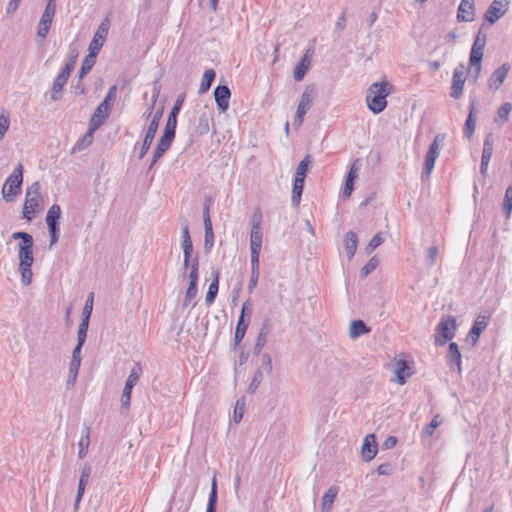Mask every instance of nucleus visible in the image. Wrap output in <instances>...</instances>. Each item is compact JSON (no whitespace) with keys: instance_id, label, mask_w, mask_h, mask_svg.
Masks as SVG:
<instances>
[{"instance_id":"nucleus-1","label":"nucleus","mask_w":512,"mask_h":512,"mask_svg":"<svg viewBox=\"0 0 512 512\" xmlns=\"http://www.w3.org/2000/svg\"><path fill=\"white\" fill-rule=\"evenodd\" d=\"M393 86L388 81L375 82L368 88L366 95L367 107L373 114H379L387 107V97L392 93Z\"/></svg>"},{"instance_id":"nucleus-2","label":"nucleus","mask_w":512,"mask_h":512,"mask_svg":"<svg viewBox=\"0 0 512 512\" xmlns=\"http://www.w3.org/2000/svg\"><path fill=\"white\" fill-rule=\"evenodd\" d=\"M41 186L38 181L33 182L26 190L25 202L23 205L22 217L28 222L32 221L39 212L42 201Z\"/></svg>"},{"instance_id":"nucleus-3","label":"nucleus","mask_w":512,"mask_h":512,"mask_svg":"<svg viewBox=\"0 0 512 512\" xmlns=\"http://www.w3.org/2000/svg\"><path fill=\"white\" fill-rule=\"evenodd\" d=\"M23 164L19 163L2 187V196L6 202H13L21 193L23 184Z\"/></svg>"},{"instance_id":"nucleus-4","label":"nucleus","mask_w":512,"mask_h":512,"mask_svg":"<svg viewBox=\"0 0 512 512\" xmlns=\"http://www.w3.org/2000/svg\"><path fill=\"white\" fill-rule=\"evenodd\" d=\"M457 329L456 317L453 315L442 316L439 323L437 324L435 331L434 344L437 347L444 346L448 341L455 337Z\"/></svg>"},{"instance_id":"nucleus-5","label":"nucleus","mask_w":512,"mask_h":512,"mask_svg":"<svg viewBox=\"0 0 512 512\" xmlns=\"http://www.w3.org/2000/svg\"><path fill=\"white\" fill-rule=\"evenodd\" d=\"M13 239H20L19 243V260L20 266L33 265V237L27 232H15L12 234Z\"/></svg>"},{"instance_id":"nucleus-6","label":"nucleus","mask_w":512,"mask_h":512,"mask_svg":"<svg viewBox=\"0 0 512 512\" xmlns=\"http://www.w3.org/2000/svg\"><path fill=\"white\" fill-rule=\"evenodd\" d=\"M316 96L315 87L313 85H308L305 87L303 93L301 94L300 101L297 106L296 114L294 116L293 125L296 128L302 126L304 122V117L306 113L312 107L313 100Z\"/></svg>"},{"instance_id":"nucleus-7","label":"nucleus","mask_w":512,"mask_h":512,"mask_svg":"<svg viewBox=\"0 0 512 512\" xmlns=\"http://www.w3.org/2000/svg\"><path fill=\"white\" fill-rule=\"evenodd\" d=\"M444 140H445V134L439 133L434 137L432 143L430 144L429 149L426 154V157H425L424 169L421 174L422 180L430 177L431 172L435 165V161L440 154V146L444 142Z\"/></svg>"},{"instance_id":"nucleus-8","label":"nucleus","mask_w":512,"mask_h":512,"mask_svg":"<svg viewBox=\"0 0 512 512\" xmlns=\"http://www.w3.org/2000/svg\"><path fill=\"white\" fill-rule=\"evenodd\" d=\"M110 28V19L109 16H106L103 21L98 26L90 44H89V53L94 52L97 56L100 52L101 48L104 45V42L107 38L108 32Z\"/></svg>"},{"instance_id":"nucleus-9","label":"nucleus","mask_w":512,"mask_h":512,"mask_svg":"<svg viewBox=\"0 0 512 512\" xmlns=\"http://www.w3.org/2000/svg\"><path fill=\"white\" fill-rule=\"evenodd\" d=\"M486 39H487L486 33H484L480 29L474 39V42H473V45L471 48L470 57H469L470 65H477L480 67V62H482V59H483V53H484V48L486 45Z\"/></svg>"},{"instance_id":"nucleus-10","label":"nucleus","mask_w":512,"mask_h":512,"mask_svg":"<svg viewBox=\"0 0 512 512\" xmlns=\"http://www.w3.org/2000/svg\"><path fill=\"white\" fill-rule=\"evenodd\" d=\"M465 66L459 64L453 71L452 84L450 96L454 99H459L463 94V88L465 84Z\"/></svg>"},{"instance_id":"nucleus-11","label":"nucleus","mask_w":512,"mask_h":512,"mask_svg":"<svg viewBox=\"0 0 512 512\" xmlns=\"http://www.w3.org/2000/svg\"><path fill=\"white\" fill-rule=\"evenodd\" d=\"M461 362L462 356L458 344L450 342L446 354V365L451 371H456L458 374H461Z\"/></svg>"},{"instance_id":"nucleus-12","label":"nucleus","mask_w":512,"mask_h":512,"mask_svg":"<svg viewBox=\"0 0 512 512\" xmlns=\"http://www.w3.org/2000/svg\"><path fill=\"white\" fill-rule=\"evenodd\" d=\"M510 69L511 66L507 62L503 63L500 67H498L488 79V88L492 91L499 90L502 84L504 83Z\"/></svg>"},{"instance_id":"nucleus-13","label":"nucleus","mask_w":512,"mask_h":512,"mask_svg":"<svg viewBox=\"0 0 512 512\" xmlns=\"http://www.w3.org/2000/svg\"><path fill=\"white\" fill-rule=\"evenodd\" d=\"M489 316L478 315L467 335V339L474 346L478 343L480 335L487 328L489 323Z\"/></svg>"},{"instance_id":"nucleus-14","label":"nucleus","mask_w":512,"mask_h":512,"mask_svg":"<svg viewBox=\"0 0 512 512\" xmlns=\"http://www.w3.org/2000/svg\"><path fill=\"white\" fill-rule=\"evenodd\" d=\"M214 98L220 112H226L229 108L231 90L227 85H218L214 89Z\"/></svg>"},{"instance_id":"nucleus-15","label":"nucleus","mask_w":512,"mask_h":512,"mask_svg":"<svg viewBox=\"0 0 512 512\" xmlns=\"http://www.w3.org/2000/svg\"><path fill=\"white\" fill-rule=\"evenodd\" d=\"M56 7L46 5L45 10L41 16L40 23L38 26L37 35L41 38H45L49 32Z\"/></svg>"},{"instance_id":"nucleus-16","label":"nucleus","mask_w":512,"mask_h":512,"mask_svg":"<svg viewBox=\"0 0 512 512\" xmlns=\"http://www.w3.org/2000/svg\"><path fill=\"white\" fill-rule=\"evenodd\" d=\"M476 113H477V100L470 101L469 113L463 127V134L468 139H471L476 127Z\"/></svg>"},{"instance_id":"nucleus-17","label":"nucleus","mask_w":512,"mask_h":512,"mask_svg":"<svg viewBox=\"0 0 512 512\" xmlns=\"http://www.w3.org/2000/svg\"><path fill=\"white\" fill-rule=\"evenodd\" d=\"M475 17L474 0H461L457 11L459 22H472Z\"/></svg>"},{"instance_id":"nucleus-18","label":"nucleus","mask_w":512,"mask_h":512,"mask_svg":"<svg viewBox=\"0 0 512 512\" xmlns=\"http://www.w3.org/2000/svg\"><path fill=\"white\" fill-rule=\"evenodd\" d=\"M377 442L374 434H368L365 436L361 454L362 459L365 462L371 461L377 454Z\"/></svg>"},{"instance_id":"nucleus-19","label":"nucleus","mask_w":512,"mask_h":512,"mask_svg":"<svg viewBox=\"0 0 512 512\" xmlns=\"http://www.w3.org/2000/svg\"><path fill=\"white\" fill-rule=\"evenodd\" d=\"M173 140V138L162 134L161 138L159 139L156 145V148L153 151L152 160L148 167V170H151L153 166L158 162V160L164 155V153L170 148Z\"/></svg>"},{"instance_id":"nucleus-20","label":"nucleus","mask_w":512,"mask_h":512,"mask_svg":"<svg viewBox=\"0 0 512 512\" xmlns=\"http://www.w3.org/2000/svg\"><path fill=\"white\" fill-rule=\"evenodd\" d=\"M313 52L312 49H308L306 53L302 56L300 61L297 63V65L294 68L293 71V77L296 81H301L307 72L310 69L311 66V58L310 54Z\"/></svg>"},{"instance_id":"nucleus-21","label":"nucleus","mask_w":512,"mask_h":512,"mask_svg":"<svg viewBox=\"0 0 512 512\" xmlns=\"http://www.w3.org/2000/svg\"><path fill=\"white\" fill-rule=\"evenodd\" d=\"M71 73L61 70L59 74L55 77L52 85V91H51V100L57 101L60 99V95L64 89V86L66 85L68 78Z\"/></svg>"},{"instance_id":"nucleus-22","label":"nucleus","mask_w":512,"mask_h":512,"mask_svg":"<svg viewBox=\"0 0 512 512\" xmlns=\"http://www.w3.org/2000/svg\"><path fill=\"white\" fill-rule=\"evenodd\" d=\"M502 7V0H493V2L490 4V6L488 7L484 14V19L488 21L490 24H494L506 12V9H502Z\"/></svg>"},{"instance_id":"nucleus-23","label":"nucleus","mask_w":512,"mask_h":512,"mask_svg":"<svg viewBox=\"0 0 512 512\" xmlns=\"http://www.w3.org/2000/svg\"><path fill=\"white\" fill-rule=\"evenodd\" d=\"M110 108H104L102 103H100L92 114L89 124L92 125L94 129H98L105 122V120L110 115Z\"/></svg>"},{"instance_id":"nucleus-24","label":"nucleus","mask_w":512,"mask_h":512,"mask_svg":"<svg viewBox=\"0 0 512 512\" xmlns=\"http://www.w3.org/2000/svg\"><path fill=\"white\" fill-rule=\"evenodd\" d=\"M262 223V213L258 208L252 216L251 220V231H250V240L262 241L263 234L261 229Z\"/></svg>"},{"instance_id":"nucleus-25","label":"nucleus","mask_w":512,"mask_h":512,"mask_svg":"<svg viewBox=\"0 0 512 512\" xmlns=\"http://www.w3.org/2000/svg\"><path fill=\"white\" fill-rule=\"evenodd\" d=\"M219 279H220V272L219 270L212 271V282L209 285L208 291L206 293L205 297V303L207 306H210L214 303L218 291H219Z\"/></svg>"},{"instance_id":"nucleus-26","label":"nucleus","mask_w":512,"mask_h":512,"mask_svg":"<svg viewBox=\"0 0 512 512\" xmlns=\"http://www.w3.org/2000/svg\"><path fill=\"white\" fill-rule=\"evenodd\" d=\"M158 130V127L154 126V123H149L148 128L145 133V137L143 140V143L141 145L138 158L143 159L146 153L148 152L154 137L156 135V132Z\"/></svg>"},{"instance_id":"nucleus-27","label":"nucleus","mask_w":512,"mask_h":512,"mask_svg":"<svg viewBox=\"0 0 512 512\" xmlns=\"http://www.w3.org/2000/svg\"><path fill=\"white\" fill-rule=\"evenodd\" d=\"M250 324V316H248L247 319H243V315H240L237 321L236 329H235V335H234V349L239 346L241 341L246 335L247 329Z\"/></svg>"},{"instance_id":"nucleus-28","label":"nucleus","mask_w":512,"mask_h":512,"mask_svg":"<svg viewBox=\"0 0 512 512\" xmlns=\"http://www.w3.org/2000/svg\"><path fill=\"white\" fill-rule=\"evenodd\" d=\"M412 367L409 366L406 360L400 359L396 363V376L397 383L400 385L405 384L406 379L413 375Z\"/></svg>"},{"instance_id":"nucleus-29","label":"nucleus","mask_w":512,"mask_h":512,"mask_svg":"<svg viewBox=\"0 0 512 512\" xmlns=\"http://www.w3.org/2000/svg\"><path fill=\"white\" fill-rule=\"evenodd\" d=\"M304 177H299L294 175L293 179V187H292V197L291 203L294 207H297L300 204L301 196L304 189Z\"/></svg>"},{"instance_id":"nucleus-30","label":"nucleus","mask_w":512,"mask_h":512,"mask_svg":"<svg viewBox=\"0 0 512 512\" xmlns=\"http://www.w3.org/2000/svg\"><path fill=\"white\" fill-rule=\"evenodd\" d=\"M339 492V487L337 486H331L329 489L325 492V494L322 497V503H321V510L322 512H330L332 508V504L334 500L336 499Z\"/></svg>"},{"instance_id":"nucleus-31","label":"nucleus","mask_w":512,"mask_h":512,"mask_svg":"<svg viewBox=\"0 0 512 512\" xmlns=\"http://www.w3.org/2000/svg\"><path fill=\"white\" fill-rule=\"evenodd\" d=\"M262 241L250 240L251 271L259 272V258Z\"/></svg>"},{"instance_id":"nucleus-32","label":"nucleus","mask_w":512,"mask_h":512,"mask_svg":"<svg viewBox=\"0 0 512 512\" xmlns=\"http://www.w3.org/2000/svg\"><path fill=\"white\" fill-rule=\"evenodd\" d=\"M371 331V328L366 325L362 320H353L350 324L349 336L352 339H356L361 335L367 334Z\"/></svg>"},{"instance_id":"nucleus-33","label":"nucleus","mask_w":512,"mask_h":512,"mask_svg":"<svg viewBox=\"0 0 512 512\" xmlns=\"http://www.w3.org/2000/svg\"><path fill=\"white\" fill-rule=\"evenodd\" d=\"M269 333V323L268 320L265 321L262 328L260 329V332L257 336L254 348H253V354L259 355L265 346L267 342V335Z\"/></svg>"},{"instance_id":"nucleus-34","label":"nucleus","mask_w":512,"mask_h":512,"mask_svg":"<svg viewBox=\"0 0 512 512\" xmlns=\"http://www.w3.org/2000/svg\"><path fill=\"white\" fill-rule=\"evenodd\" d=\"M358 245V236L353 231H348L345 235V250L346 255L349 259H351L357 250Z\"/></svg>"},{"instance_id":"nucleus-35","label":"nucleus","mask_w":512,"mask_h":512,"mask_svg":"<svg viewBox=\"0 0 512 512\" xmlns=\"http://www.w3.org/2000/svg\"><path fill=\"white\" fill-rule=\"evenodd\" d=\"M90 431L91 430H90L89 426H85L84 429L82 430V435H81V438L78 443V445H79L78 457L80 459L85 458L87 455L89 444H90Z\"/></svg>"},{"instance_id":"nucleus-36","label":"nucleus","mask_w":512,"mask_h":512,"mask_svg":"<svg viewBox=\"0 0 512 512\" xmlns=\"http://www.w3.org/2000/svg\"><path fill=\"white\" fill-rule=\"evenodd\" d=\"M215 78H216V72L214 69L210 68V69L205 70L202 81L200 83L198 93L201 95V94L208 92L209 89L211 88L212 83L214 82Z\"/></svg>"},{"instance_id":"nucleus-37","label":"nucleus","mask_w":512,"mask_h":512,"mask_svg":"<svg viewBox=\"0 0 512 512\" xmlns=\"http://www.w3.org/2000/svg\"><path fill=\"white\" fill-rule=\"evenodd\" d=\"M96 57L97 56L95 55L94 52L88 53L84 57L82 64H81V68L79 70V75H78V78L80 80H82L91 71V69L95 65Z\"/></svg>"},{"instance_id":"nucleus-38","label":"nucleus","mask_w":512,"mask_h":512,"mask_svg":"<svg viewBox=\"0 0 512 512\" xmlns=\"http://www.w3.org/2000/svg\"><path fill=\"white\" fill-rule=\"evenodd\" d=\"M493 137L492 134H487L484 142H483V149H482V156H481V162L489 164L491 157L493 155Z\"/></svg>"},{"instance_id":"nucleus-39","label":"nucleus","mask_w":512,"mask_h":512,"mask_svg":"<svg viewBox=\"0 0 512 512\" xmlns=\"http://www.w3.org/2000/svg\"><path fill=\"white\" fill-rule=\"evenodd\" d=\"M512 111V104L509 102L503 103L497 110L494 122L498 125H503L509 119V114Z\"/></svg>"},{"instance_id":"nucleus-40","label":"nucleus","mask_w":512,"mask_h":512,"mask_svg":"<svg viewBox=\"0 0 512 512\" xmlns=\"http://www.w3.org/2000/svg\"><path fill=\"white\" fill-rule=\"evenodd\" d=\"M356 177H357L356 169L354 168V165H353V166H351V168L346 176L345 186L343 189V197L344 198H348L352 194V192L354 190V183H355Z\"/></svg>"},{"instance_id":"nucleus-41","label":"nucleus","mask_w":512,"mask_h":512,"mask_svg":"<svg viewBox=\"0 0 512 512\" xmlns=\"http://www.w3.org/2000/svg\"><path fill=\"white\" fill-rule=\"evenodd\" d=\"M134 386L135 385L130 384V382H125V385H124V388L122 391V395H121V399H120L122 411H127L130 407L131 394H132V390H133Z\"/></svg>"},{"instance_id":"nucleus-42","label":"nucleus","mask_w":512,"mask_h":512,"mask_svg":"<svg viewBox=\"0 0 512 512\" xmlns=\"http://www.w3.org/2000/svg\"><path fill=\"white\" fill-rule=\"evenodd\" d=\"M61 217V208L58 204H53L46 215L47 226L58 225Z\"/></svg>"},{"instance_id":"nucleus-43","label":"nucleus","mask_w":512,"mask_h":512,"mask_svg":"<svg viewBox=\"0 0 512 512\" xmlns=\"http://www.w3.org/2000/svg\"><path fill=\"white\" fill-rule=\"evenodd\" d=\"M217 500H218L217 483H216V479L214 478L212 481V486H211V491H210L209 498H208L206 512H216Z\"/></svg>"},{"instance_id":"nucleus-44","label":"nucleus","mask_w":512,"mask_h":512,"mask_svg":"<svg viewBox=\"0 0 512 512\" xmlns=\"http://www.w3.org/2000/svg\"><path fill=\"white\" fill-rule=\"evenodd\" d=\"M176 127L177 116L169 113L163 134L174 139L176 135Z\"/></svg>"},{"instance_id":"nucleus-45","label":"nucleus","mask_w":512,"mask_h":512,"mask_svg":"<svg viewBox=\"0 0 512 512\" xmlns=\"http://www.w3.org/2000/svg\"><path fill=\"white\" fill-rule=\"evenodd\" d=\"M502 209L505 216L509 218L512 212V184L509 185L505 191Z\"/></svg>"},{"instance_id":"nucleus-46","label":"nucleus","mask_w":512,"mask_h":512,"mask_svg":"<svg viewBox=\"0 0 512 512\" xmlns=\"http://www.w3.org/2000/svg\"><path fill=\"white\" fill-rule=\"evenodd\" d=\"M97 129H94L92 125L89 124L88 131L82 136L81 140H79L76 144V147L79 150L85 149L88 147L93 141V134Z\"/></svg>"},{"instance_id":"nucleus-47","label":"nucleus","mask_w":512,"mask_h":512,"mask_svg":"<svg viewBox=\"0 0 512 512\" xmlns=\"http://www.w3.org/2000/svg\"><path fill=\"white\" fill-rule=\"evenodd\" d=\"M442 423V419L440 415H435L432 420L423 428L422 435L423 437H431L434 433V430Z\"/></svg>"},{"instance_id":"nucleus-48","label":"nucleus","mask_w":512,"mask_h":512,"mask_svg":"<svg viewBox=\"0 0 512 512\" xmlns=\"http://www.w3.org/2000/svg\"><path fill=\"white\" fill-rule=\"evenodd\" d=\"M78 56H79L78 49L73 48L72 45H70L69 57H68V60L65 64L63 70L71 73L76 66Z\"/></svg>"},{"instance_id":"nucleus-49","label":"nucleus","mask_w":512,"mask_h":512,"mask_svg":"<svg viewBox=\"0 0 512 512\" xmlns=\"http://www.w3.org/2000/svg\"><path fill=\"white\" fill-rule=\"evenodd\" d=\"M204 249L206 253H210L214 246V233H213V227L208 226L204 227Z\"/></svg>"},{"instance_id":"nucleus-50","label":"nucleus","mask_w":512,"mask_h":512,"mask_svg":"<svg viewBox=\"0 0 512 512\" xmlns=\"http://www.w3.org/2000/svg\"><path fill=\"white\" fill-rule=\"evenodd\" d=\"M311 162H312L311 155L307 154L298 164L296 172H295V176L305 178Z\"/></svg>"},{"instance_id":"nucleus-51","label":"nucleus","mask_w":512,"mask_h":512,"mask_svg":"<svg viewBox=\"0 0 512 512\" xmlns=\"http://www.w3.org/2000/svg\"><path fill=\"white\" fill-rule=\"evenodd\" d=\"M263 372H262V369H257L249 386H248V389H247V392L249 394H254L256 392V390L258 389V387L260 386L261 382L263 381Z\"/></svg>"},{"instance_id":"nucleus-52","label":"nucleus","mask_w":512,"mask_h":512,"mask_svg":"<svg viewBox=\"0 0 512 512\" xmlns=\"http://www.w3.org/2000/svg\"><path fill=\"white\" fill-rule=\"evenodd\" d=\"M378 264L379 260L376 256L370 258L369 261L361 268V278H366L370 273H372L377 268Z\"/></svg>"},{"instance_id":"nucleus-53","label":"nucleus","mask_w":512,"mask_h":512,"mask_svg":"<svg viewBox=\"0 0 512 512\" xmlns=\"http://www.w3.org/2000/svg\"><path fill=\"white\" fill-rule=\"evenodd\" d=\"M142 373L143 369L141 364L139 362L135 363L128 375L126 382H130V384L136 385Z\"/></svg>"},{"instance_id":"nucleus-54","label":"nucleus","mask_w":512,"mask_h":512,"mask_svg":"<svg viewBox=\"0 0 512 512\" xmlns=\"http://www.w3.org/2000/svg\"><path fill=\"white\" fill-rule=\"evenodd\" d=\"M197 292V285L189 283L183 300L184 307H188L191 304L192 300L197 296Z\"/></svg>"},{"instance_id":"nucleus-55","label":"nucleus","mask_w":512,"mask_h":512,"mask_svg":"<svg viewBox=\"0 0 512 512\" xmlns=\"http://www.w3.org/2000/svg\"><path fill=\"white\" fill-rule=\"evenodd\" d=\"M383 242H384V237H383L382 233L381 232L376 233L365 248L367 254L372 253V251H374L377 247H379Z\"/></svg>"},{"instance_id":"nucleus-56","label":"nucleus","mask_w":512,"mask_h":512,"mask_svg":"<svg viewBox=\"0 0 512 512\" xmlns=\"http://www.w3.org/2000/svg\"><path fill=\"white\" fill-rule=\"evenodd\" d=\"M31 267H32V265H27V266L19 265L21 281L24 286H28L32 281L33 273H32Z\"/></svg>"},{"instance_id":"nucleus-57","label":"nucleus","mask_w":512,"mask_h":512,"mask_svg":"<svg viewBox=\"0 0 512 512\" xmlns=\"http://www.w3.org/2000/svg\"><path fill=\"white\" fill-rule=\"evenodd\" d=\"M116 96H117V86L116 85H113L111 86L109 89H108V92L106 94V97L104 98V100L101 102L102 103V106L104 108H110L111 109V105L113 103V101L116 99Z\"/></svg>"},{"instance_id":"nucleus-58","label":"nucleus","mask_w":512,"mask_h":512,"mask_svg":"<svg viewBox=\"0 0 512 512\" xmlns=\"http://www.w3.org/2000/svg\"><path fill=\"white\" fill-rule=\"evenodd\" d=\"M183 254H184V262L183 266L187 269L190 265V259L193 253V243L192 241L182 243Z\"/></svg>"},{"instance_id":"nucleus-59","label":"nucleus","mask_w":512,"mask_h":512,"mask_svg":"<svg viewBox=\"0 0 512 512\" xmlns=\"http://www.w3.org/2000/svg\"><path fill=\"white\" fill-rule=\"evenodd\" d=\"M199 272V259L195 257L191 264V270L189 273V283L198 285Z\"/></svg>"},{"instance_id":"nucleus-60","label":"nucleus","mask_w":512,"mask_h":512,"mask_svg":"<svg viewBox=\"0 0 512 512\" xmlns=\"http://www.w3.org/2000/svg\"><path fill=\"white\" fill-rule=\"evenodd\" d=\"M261 367L259 369H262V372H266L267 374H270L272 372V358L270 354L264 353L261 356Z\"/></svg>"},{"instance_id":"nucleus-61","label":"nucleus","mask_w":512,"mask_h":512,"mask_svg":"<svg viewBox=\"0 0 512 512\" xmlns=\"http://www.w3.org/2000/svg\"><path fill=\"white\" fill-rule=\"evenodd\" d=\"M438 256V248L436 246H430L427 250L426 263L427 266L432 267L436 263Z\"/></svg>"},{"instance_id":"nucleus-62","label":"nucleus","mask_w":512,"mask_h":512,"mask_svg":"<svg viewBox=\"0 0 512 512\" xmlns=\"http://www.w3.org/2000/svg\"><path fill=\"white\" fill-rule=\"evenodd\" d=\"M10 118L9 115L0 114V141L4 138L9 129Z\"/></svg>"},{"instance_id":"nucleus-63","label":"nucleus","mask_w":512,"mask_h":512,"mask_svg":"<svg viewBox=\"0 0 512 512\" xmlns=\"http://www.w3.org/2000/svg\"><path fill=\"white\" fill-rule=\"evenodd\" d=\"M48 231L50 234V246L56 244L60 237V225H50L48 226Z\"/></svg>"},{"instance_id":"nucleus-64","label":"nucleus","mask_w":512,"mask_h":512,"mask_svg":"<svg viewBox=\"0 0 512 512\" xmlns=\"http://www.w3.org/2000/svg\"><path fill=\"white\" fill-rule=\"evenodd\" d=\"M93 299H94V294L91 292L86 301H85V304H84V307H83V311H82V316L83 317H88L90 318L91 316V313H92V309H93Z\"/></svg>"}]
</instances>
